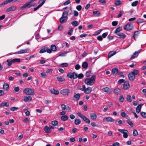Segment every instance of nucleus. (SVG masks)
Instances as JSON below:
<instances>
[{
	"label": "nucleus",
	"mask_w": 146,
	"mask_h": 146,
	"mask_svg": "<svg viewBox=\"0 0 146 146\" xmlns=\"http://www.w3.org/2000/svg\"><path fill=\"white\" fill-rule=\"evenodd\" d=\"M96 75H93L90 78H86L84 81L85 84L90 86H92L95 82Z\"/></svg>",
	"instance_id": "f257e3e1"
},
{
	"label": "nucleus",
	"mask_w": 146,
	"mask_h": 146,
	"mask_svg": "<svg viewBox=\"0 0 146 146\" xmlns=\"http://www.w3.org/2000/svg\"><path fill=\"white\" fill-rule=\"evenodd\" d=\"M139 71L136 69H134L133 71L130 73L128 76L129 80L131 82L133 81L135 78V75H137Z\"/></svg>",
	"instance_id": "f03ea898"
},
{
	"label": "nucleus",
	"mask_w": 146,
	"mask_h": 146,
	"mask_svg": "<svg viewBox=\"0 0 146 146\" xmlns=\"http://www.w3.org/2000/svg\"><path fill=\"white\" fill-rule=\"evenodd\" d=\"M23 92L26 94L29 95H34L35 94L34 91L31 88H25L23 90Z\"/></svg>",
	"instance_id": "7ed1b4c3"
},
{
	"label": "nucleus",
	"mask_w": 146,
	"mask_h": 146,
	"mask_svg": "<svg viewBox=\"0 0 146 146\" xmlns=\"http://www.w3.org/2000/svg\"><path fill=\"white\" fill-rule=\"evenodd\" d=\"M77 114L80 117L82 118L86 123H90V121L89 119L86 117L84 115L81 114L80 112H78Z\"/></svg>",
	"instance_id": "20e7f679"
},
{
	"label": "nucleus",
	"mask_w": 146,
	"mask_h": 146,
	"mask_svg": "<svg viewBox=\"0 0 146 146\" xmlns=\"http://www.w3.org/2000/svg\"><path fill=\"white\" fill-rule=\"evenodd\" d=\"M34 5L30 3L29 2H28L23 5L20 7V9L23 10L24 9L28 8L32 6H33Z\"/></svg>",
	"instance_id": "39448f33"
},
{
	"label": "nucleus",
	"mask_w": 146,
	"mask_h": 146,
	"mask_svg": "<svg viewBox=\"0 0 146 146\" xmlns=\"http://www.w3.org/2000/svg\"><path fill=\"white\" fill-rule=\"evenodd\" d=\"M118 130L123 134V136L124 138H126L127 137L128 132L127 130L119 129H118Z\"/></svg>",
	"instance_id": "423d86ee"
},
{
	"label": "nucleus",
	"mask_w": 146,
	"mask_h": 146,
	"mask_svg": "<svg viewBox=\"0 0 146 146\" xmlns=\"http://www.w3.org/2000/svg\"><path fill=\"white\" fill-rule=\"evenodd\" d=\"M133 28V26L131 25L130 23H128L124 27V29L127 31L132 29Z\"/></svg>",
	"instance_id": "0eeeda50"
},
{
	"label": "nucleus",
	"mask_w": 146,
	"mask_h": 146,
	"mask_svg": "<svg viewBox=\"0 0 146 146\" xmlns=\"http://www.w3.org/2000/svg\"><path fill=\"white\" fill-rule=\"evenodd\" d=\"M60 93L64 95L68 96L70 93L69 89H65L60 91Z\"/></svg>",
	"instance_id": "6e6552de"
},
{
	"label": "nucleus",
	"mask_w": 146,
	"mask_h": 146,
	"mask_svg": "<svg viewBox=\"0 0 146 146\" xmlns=\"http://www.w3.org/2000/svg\"><path fill=\"white\" fill-rule=\"evenodd\" d=\"M17 7L16 6H13L7 8L5 10V11L7 12H8L10 11H15L17 10Z\"/></svg>",
	"instance_id": "1a4fd4ad"
},
{
	"label": "nucleus",
	"mask_w": 146,
	"mask_h": 146,
	"mask_svg": "<svg viewBox=\"0 0 146 146\" xmlns=\"http://www.w3.org/2000/svg\"><path fill=\"white\" fill-rule=\"evenodd\" d=\"M46 0H40L39 2H40L41 1H42V2L39 5H38L36 7L34 8V11H35L38 9L39 8L41 7L45 3Z\"/></svg>",
	"instance_id": "9d476101"
},
{
	"label": "nucleus",
	"mask_w": 146,
	"mask_h": 146,
	"mask_svg": "<svg viewBox=\"0 0 146 146\" xmlns=\"http://www.w3.org/2000/svg\"><path fill=\"white\" fill-rule=\"evenodd\" d=\"M102 90L109 94L111 93L112 92V90L110 88L108 87L103 88L102 89Z\"/></svg>",
	"instance_id": "9b49d317"
},
{
	"label": "nucleus",
	"mask_w": 146,
	"mask_h": 146,
	"mask_svg": "<svg viewBox=\"0 0 146 146\" xmlns=\"http://www.w3.org/2000/svg\"><path fill=\"white\" fill-rule=\"evenodd\" d=\"M129 84L128 82H124L123 88L124 90H128L129 88Z\"/></svg>",
	"instance_id": "f8f14e48"
},
{
	"label": "nucleus",
	"mask_w": 146,
	"mask_h": 146,
	"mask_svg": "<svg viewBox=\"0 0 146 146\" xmlns=\"http://www.w3.org/2000/svg\"><path fill=\"white\" fill-rule=\"evenodd\" d=\"M104 121L107 122H113L114 121V119L110 117H104L103 119Z\"/></svg>",
	"instance_id": "ddd939ff"
},
{
	"label": "nucleus",
	"mask_w": 146,
	"mask_h": 146,
	"mask_svg": "<svg viewBox=\"0 0 146 146\" xmlns=\"http://www.w3.org/2000/svg\"><path fill=\"white\" fill-rule=\"evenodd\" d=\"M29 50V49H26L24 50H20L15 53L14 54H21L25 53L27 52Z\"/></svg>",
	"instance_id": "4468645a"
},
{
	"label": "nucleus",
	"mask_w": 146,
	"mask_h": 146,
	"mask_svg": "<svg viewBox=\"0 0 146 146\" xmlns=\"http://www.w3.org/2000/svg\"><path fill=\"white\" fill-rule=\"evenodd\" d=\"M140 50H139L138 51H135L133 53V54L132 55L130 59V60H132L135 58L139 54L140 52Z\"/></svg>",
	"instance_id": "2eb2a0df"
},
{
	"label": "nucleus",
	"mask_w": 146,
	"mask_h": 146,
	"mask_svg": "<svg viewBox=\"0 0 146 146\" xmlns=\"http://www.w3.org/2000/svg\"><path fill=\"white\" fill-rule=\"evenodd\" d=\"M144 104H139L136 107V111L137 113H139L141 110V109L142 106Z\"/></svg>",
	"instance_id": "dca6fc26"
},
{
	"label": "nucleus",
	"mask_w": 146,
	"mask_h": 146,
	"mask_svg": "<svg viewBox=\"0 0 146 146\" xmlns=\"http://www.w3.org/2000/svg\"><path fill=\"white\" fill-rule=\"evenodd\" d=\"M32 99V98L31 96L28 97L25 96L23 97V100L24 101L26 102H30Z\"/></svg>",
	"instance_id": "f3484780"
},
{
	"label": "nucleus",
	"mask_w": 146,
	"mask_h": 146,
	"mask_svg": "<svg viewBox=\"0 0 146 146\" xmlns=\"http://www.w3.org/2000/svg\"><path fill=\"white\" fill-rule=\"evenodd\" d=\"M80 96V95L79 93L75 94L74 96V100L75 101H78L79 100Z\"/></svg>",
	"instance_id": "a211bd4d"
},
{
	"label": "nucleus",
	"mask_w": 146,
	"mask_h": 146,
	"mask_svg": "<svg viewBox=\"0 0 146 146\" xmlns=\"http://www.w3.org/2000/svg\"><path fill=\"white\" fill-rule=\"evenodd\" d=\"M90 117L93 120L96 119L97 118V116L95 113H90Z\"/></svg>",
	"instance_id": "6ab92c4d"
},
{
	"label": "nucleus",
	"mask_w": 146,
	"mask_h": 146,
	"mask_svg": "<svg viewBox=\"0 0 146 146\" xmlns=\"http://www.w3.org/2000/svg\"><path fill=\"white\" fill-rule=\"evenodd\" d=\"M67 19V17H65L62 16L60 19V21L61 23H65Z\"/></svg>",
	"instance_id": "aec40b11"
},
{
	"label": "nucleus",
	"mask_w": 146,
	"mask_h": 146,
	"mask_svg": "<svg viewBox=\"0 0 146 146\" xmlns=\"http://www.w3.org/2000/svg\"><path fill=\"white\" fill-rule=\"evenodd\" d=\"M116 35L119 36L120 38L123 39L125 38L126 36L125 35L122 33H118Z\"/></svg>",
	"instance_id": "412c9836"
},
{
	"label": "nucleus",
	"mask_w": 146,
	"mask_h": 146,
	"mask_svg": "<svg viewBox=\"0 0 146 146\" xmlns=\"http://www.w3.org/2000/svg\"><path fill=\"white\" fill-rule=\"evenodd\" d=\"M50 92L52 94H54L56 95H58L59 94V92L57 90H55L54 89H51Z\"/></svg>",
	"instance_id": "4be33fe9"
},
{
	"label": "nucleus",
	"mask_w": 146,
	"mask_h": 146,
	"mask_svg": "<svg viewBox=\"0 0 146 146\" xmlns=\"http://www.w3.org/2000/svg\"><path fill=\"white\" fill-rule=\"evenodd\" d=\"M3 88L5 90L7 91L9 89V85L8 84L5 83L3 85Z\"/></svg>",
	"instance_id": "5701e85b"
},
{
	"label": "nucleus",
	"mask_w": 146,
	"mask_h": 146,
	"mask_svg": "<svg viewBox=\"0 0 146 146\" xmlns=\"http://www.w3.org/2000/svg\"><path fill=\"white\" fill-rule=\"evenodd\" d=\"M118 72V69L117 68H115L112 70V73L114 75H116Z\"/></svg>",
	"instance_id": "b1692460"
},
{
	"label": "nucleus",
	"mask_w": 146,
	"mask_h": 146,
	"mask_svg": "<svg viewBox=\"0 0 146 146\" xmlns=\"http://www.w3.org/2000/svg\"><path fill=\"white\" fill-rule=\"evenodd\" d=\"M116 53L115 51H112L109 52L108 54V58H110L115 54Z\"/></svg>",
	"instance_id": "393cba45"
},
{
	"label": "nucleus",
	"mask_w": 146,
	"mask_h": 146,
	"mask_svg": "<svg viewBox=\"0 0 146 146\" xmlns=\"http://www.w3.org/2000/svg\"><path fill=\"white\" fill-rule=\"evenodd\" d=\"M113 92L116 94H120L121 93V90L119 88L115 89L114 90Z\"/></svg>",
	"instance_id": "a878e982"
},
{
	"label": "nucleus",
	"mask_w": 146,
	"mask_h": 146,
	"mask_svg": "<svg viewBox=\"0 0 146 146\" xmlns=\"http://www.w3.org/2000/svg\"><path fill=\"white\" fill-rule=\"evenodd\" d=\"M92 88L90 87H88L85 89L84 92L86 94H89L92 91Z\"/></svg>",
	"instance_id": "bb28decb"
},
{
	"label": "nucleus",
	"mask_w": 146,
	"mask_h": 146,
	"mask_svg": "<svg viewBox=\"0 0 146 146\" xmlns=\"http://www.w3.org/2000/svg\"><path fill=\"white\" fill-rule=\"evenodd\" d=\"M68 117L66 115H63L61 117V120L63 121H65L68 120Z\"/></svg>",
	"instance_id": "cd10ccee"
},
{
	"label": "nucleus",
	"mask_w": 146,
	"mask_h": 146,
	"mask_svg": "<svg viewBox=\"0 0 146 146\" xmlns=\"http://www.w3.org/2000/svg\"><path fill=\"white\" fill-rule=\"evenodd\" d=\"M88 63L86 62H83L82 64V67L84 69H86L88 67Z\"/></svg>",
	"instance_id": "c85d7f7f"
},
{
	"label": "nucleus",
	"mask_w": 146,
	"mask_h": 146,
	"mask_svg": "<svg viewBox=\"0 0 146 146\" xmlns=\"http://www.w3.org/2000/svg\"><path fill=\"white\" fill-rule=\"evenodd\" d=\"M122 30V28L120 27H119L116 29L114 33L116 35H117L118 33H119V32L121 31Z\"/></svg>",
	"instance_id": "c756f323"
},
{
	"label": "nucleus",
	"mask_w": 146,
	"mask_h": 146,
	"mask_svg": "<svg viewBox=\"0 0 146 146\" xmlns=\"http://www.w3.org/2000/svg\"><path fill=\"white\" fill-rule=\"evenodd\" d=\"M9 103L8 102H2L0 104V107L3 106H9Z\"/></svg>",
	"instance_id": "7c9ffc66"
},
{
	"label": "nucleus",
	"mask_w": 146,
	"mask_h": 146,
	"mask_svg": "<svg viewBox=\"0 0 146 146\" xmlns=\"http://www.w3.org/2000/svg\"><path fill=\"white\" fill-rule=\"evenodd\" d=\"M47 50V47H44L42 48L40 51L39 53H43L46 52Z\"/></svg>",
	"instance_id": "2f4dec72"
},
{
	"label": "nucleus",
	"mask_w": 146,
	"mask_h": 146,
	"mask_svg": "<svg viewBox=\"0 0 146 146\" xmlns=\"http://www.w3.org/2000/svg\"><path fill=\"white\" fill-rule=\"evenodd\" d=\"M74 75L73 72L72 73L70 72L67 74V76L68 78L70 79H72V78H73Z\"/></svg>",
	"instance_id": "473e14b6"
},
{
	"label": "nucleus",
	"mask_w": 146,
	"mask_h": 146,
	"mask_svg": "<svg viewBox=\"0 0 146 146\" xmlns=\"http://www.w3.org/2000/svg\"><path fill=\"white\" fill-rule=\"evenodd\" d=\"M71 24L74 27L77 26L79 24L78 22L76 21H73L72 22Z\"/></svg>",
	"instance_id": "72a5a7b5"
},
{
	"label": "nucleus",
	"mask_w": 146,
	"mask_h": 146,
	"mask_svg": "<svg viewBox=\"0 0 146 146\" xmlns=\"http://www.w3.org/2000/svg\"><path fill=\"white\" fill-rule=\"evenodd\" d=\"M81 123V120L79 119H75L74 124L76 125H78Z\"/></svg>",
	"instance_id": "f704fd0d"
},
{
	"label": "nucleus",
	"mask_w": 146,
	"mask_h": 146,
	"mask_svg": "<svg viewBox=\"0 0 146 146\" xmlns=\"http://www.w3.org/2000/svg\"><path fill=\"white\" fill-rule=\"evenodd\" d=\"M50 49L53 51H55L56 50V47L55 45H52L51 46Z\"/></svg>",
	"instance_id": "c9c22d12"
},
{
	"label": "nucleus",
	"mask_w": 146,
	"mask_h": 146,
	"mask_svg": "<svg viewBox=\"0 0 146 146\" xmlns=\"http://www.w3.org/2000/svg\"><path fill=\"white\" fill-rule=\"evenodd\" d=\"M93 14L96 15V16H100L101 15V13L98 11H95L93 12Z\"/></svg>",
	"instance_id": "e433bc0d"
},
{
	"label": "nucleus",
	"mask_w": 146,
	"mask_h": 146,
	"mask_svg": "<svg viewBox=\"0 0 146 146\" xmlns=\"http://www.w3.org/2000/svg\"><path fill=\"white\" fill-rule=\"evenodd\" d=\"M44 131L46 132L47 133H49L50 132V131L49 128L47 126H45L44 127Z\"/></svg>",
	"instance_id": "4c0bfd02"
},
{
	"label": "nucleus",
	"mask_w": 146,
	"mask_h": 146,
	"mask_svg": "<svg viewBox=\"0 0 146 146\" xmlns=\"http://www.w3.org/2000/svg\"><path fill=\"white\" fill-rule=\"evenodd\" d=\"M126 99L127 101L130 102H131L132 100L131 98V96L129 95H127L126 97Z\"/></svg>",
	"instance_id": "58836bf2"
},
{
	"label": "nucleus",
	"mask_w": 146,
	"mask_h": 146,
	"mask_svg": "<svg viewBox=\"0 0 146 146\" xmlns=\"http://www.w3.org/2000/svg\"><path fill=\"white\" fill-rule=\"evenodd\" d=\"M8 3H9V2L7 0H6L4 1L1 4H0V7H2L5 5L7 4Z\"/></svg>",
	"instance_id": "ea45409f"
},
{
	"label": "nucleus",
	"mask_w": 146,
	"mask_h": 146,
	"mask_svg": "<svg viewBox=\"0 0 146 146\" xmlns=\"http://www.w3.org/2000/svg\"><path fill=\"white\" fill-rule=\"evenodd\" d=\"M12 62L13 63L19 62H20V60L19 58H14L12 59Z\"/></svg>",
	"instance_id": "a19ab883"
},
{
	"label": "nucleus",
	"mask_w": 146,
	"mask_h": 146,
	"mask_svg": "<svg viewBox=\"0 0 146 146\" xmlns=\"http://www.w3.org/2000/svg\"><path fill=\"white\" fill-rule=\"evenodd\" d=\"M92 74L91 71H88L86 72V76L87 77H89Z\"/></svg>",
	"instance_id": "79ce46f5"
},
{
	"label": "nucleus",
	"mask_w": 146,
	"mask_h": 146,
	"mask_svg": "<svg viewBox=\"0 0 146 146\" xmlns=\"http://www.w3.org/2000/svg\"><path fill=\"white\" fill-rule=\"evenodd\" d=\"M7 62H8L7 65L9 66H11L13 62H12V60L11 59H8L7 60Z\"/></svg>",
	"instance_id": "37998d69"
},
{
	"label": "nucleus",
	"mask_w": 146,
	"mask_h": 146,
	"mask_svg": "<svg viewBox=\"0 0 146 146\" xmlns=\"http://www.w3.org/2000/svg\"><path fill=\"white\" fill-rule=\"evenodd\" d=\"M68 13V15H71L72 13V10L71 8H70L67 11H66Z\"/></svg>",
	"instance_id": "c03bdc74"
},
{
	"label": "nucleus",
	"mask_w": 146,
	"mask_h": 146,
	"mask_svg": "<svg viewBox=\"0 0 146 146\" xmlns=\"http://www.w3.org/2000/svg\"><path fill=\"white\" fill-rule=\"evenodd\" d=\"M115 4L116 5L119 6L121 5V3L120 1L117 0L115 1Z\"/></svg>",
	"instance_id": "a18cd8bd"
},
{
	"label": "nucleus",
	"mask_w": 146,
	"mask_h": 146,
	"mask_svg": "<svg viewBox=\"0 0 146 146\" xmlns=\"http://www.w3.org/2000/svg\"><path fill=\"white\" fill-rule=\"evenodd\" d=\"M139 31H137L134 32V35L133 36V37L134 38H135L137 36H138L139 35Z\"/></svg>",
	"instance_id": "49530a36"
},
{
	"label": "nucleus",
	"mask_w": 146,
	"mask_h": 146,
	"mask_svg": "<svg viewBox=\"0 0 146 146\" xmlns=\"http://www.w3.org/2000/svg\"><path fill=\"white\" fill-rule=\"evenodd\" d=\"M57 80L59 82H62L65 79L64 78L57 77Z\"/></svg>",
	"instance_id": "de8ad7c7"
},
{
	"label": "nucleus",
	"mask_w": 146,
	"mask_h": 146,
	"mask_svg": "<svg viewBox=\"0 0 146 146\" xmlns=\"http://www.w3.org/2000/svg\"><path fill=\"white\" fill-rule=\"evenodd\" d=\"M52 124L54 126H56L58 124V122L56 120L52 121L51 122Z\"/></svg>",
	"instance_id": "09e8293b"
},
{
	"label": "nucleus",
	"mask_w": 146,
	"mask_h": 146,
	"mask_svg": "<svg viewBox=\"0 0 146 146\" xmlns=\"http://www.w3.org/2000/svg\"><path fill=\"white\" fill-rule=\"evenodd\" d=\"M133 135L134 136H136L138 135V133L137 131L135 129H134L133 131Z\"/></svg>",
	"instance_id": "8fccbe9b"
},
{
	"label": "nucleus",
	"mask_w": 146,
	"mask_h": 146,
	"mask_svg": "<svg viewBox=\"0 0 146 146\" xmlns=\"http://www.w3.org/2000/svg\"><path fill=\"white\" fill-rule=\"evenodd\" d=\"M138 3V1H135L131 3V6L133 7H134L137 6Z\"/></svg>",
	"instance_id": "3c124183"
},
{
	"label": "nucleus",
	"mask_w": 146,
	"mask_h": 146,
	"mask_svg": "<svg viewBox=\"0 0 146 146\" xmlns=\"http://www.w3.org/2000/svg\"><path fill=\"white\" fill-rule=\"evenodd\" d=\"M127 122L128 123L129 125H130L131 127H133V123L130 120H127Z\"/></svg>",
	"instance_id": "603ef678"
},
{
	"label": "nucleus",
	"mask_w": 146,
	"mask_h": 146,
	"mask_svg": "<svg viewBox=\"0 0 146 146\" xmlns=\"http://www.w3.org/2000/svg\"><path fill=\"white\" fill-rule=\"evenodd\" d=\"M119 99L120 102H123L124 100V98L122 96H120L119 97Z\"/></svg>",
	"instance_id": "864d4df0"
},
{
	"label": "nucleus",
	"mask_w": 146,
	"mask_h": 146,
	"mask_svg": "<svg viewBox=\"0 0 146 146\" xmlns=\"http://www.w3.org/2000/svg\"><path fill=\"white\" fill-rule=\"evenodd\" d=\"M68 64L67 63H64L61 64V66L62 67H66L68 66Z\"/></svg>",
	"instance_id": "5fc2aeb1"
},
{
	"label": "nucleus",
	"mask_w": 146,
	"mask_h": 146,
	"mask_svg": "<svg viewBox=\"0 0 146 146\" xmlns=\"http://www.w3.org/2000/svg\"><path fill=\"white\" fill-rule=\"evenodd\" d=\"M124 81L125 80L124 79H120L118 80V83L119 84H121L122 83L125 82Z\"/></svg>",
	"instance_id": "6e6d98bb"
},
{
	"label": "nucleus",
	"mask_w": 146,
	"mask_h": 146,
	"mask_svg": "<svg viewBox=\"0 0 146 146\" xmlns=\"http://www.w3.org/2000/svg\"><path fill=\"white\" fill-rule=\"evenodd\" d=\"M74 74V76H73V79H75L77 78L78 77V74L76 73L75 72H73Z\"/></svg>",
	"instance_id": "4d7b16f0"
},
{
	"label": "nucleus",
	"mask_w": 146,
	"mask_h": 146,
	"mask_svg": "<svg viewBox=\"0 0 146 146\" xmlns=\"http://www.w3.org/2000/svg\"><path fill=\"white\" fill-rule=\"evenodd\" d=\"M18 109V108L15 107H11L10 108V110L12 111H14L17 110Z\"/></svg>",
	"instance_id": "13d9d810"
},
{
	"label": "nucleus",
	"mask_w": 146,
	"mask_h": 146,
	"mask_svg": "<svg viewBox=\"0 0 146 146\" xmlns=\"http://www.w3.org/2000/svg\"><path fill=\"white\" fill-rule=\"evenodd\" d=\"M119 12V13L117 15L118 18H119L121 17L122 16V15L123 14V11H120Z\"/></svg>",
	"instance_id": "bf43d9fd"
},
{
	"label": "nucleus",
	"mask_w": 146,
	"mask_h": 146,
	"mask_svg": "<svg viewBox=\"0 0 146 146\" xmlns=\"http://www.w3.org/2000/svg\"><path fill=\"white\" fill-rule=\"evenodd\" d=\"M73 29H74L73 28H71L70 29V31L68 32V34L70 35H72V33L73 32Z\"/></svg>",
	"instance_id": "052dcab7"
},
{
	"label": "nucleus",
	"mask_w": 146,
	"mask_h": 146,
	"mask_svg": "<svg viewBox=\"0 0 146 146\" xmlns=\"http://www.w3.org/2000/svg\"><path fill=\"white\" fill-rule=\"evenodd\" d=\"M141 115L142 117H146V113L145 112H141Z\"/></svg>",
	"instance_id": "680f3d73"
},
{
	"label": "nucleus",
	"mask_w": 146,
	"mask_h": 146,
	"mask_svg": "<svg viewBox=\"0 0 146 146\" xmlns=\"http://www.w3.org/2000/svg\"><path fill=\"white\" fill-rule=\"evenodd\" d=\"M82 8V6L81 5H78L76 7V9L79 11H80Z\"/></svg>",
	"instance_id": "e2e57ef3"
},
{
	"label": "nucleus",
	"mask_w": 146,
	"mask_h": 146,
	"mask_svg": "<svg viewBox=\"0 0 146 146\" xmlns=\"http://www.w3.org/2000/svg\"><path fill=\"white\" fill-rule=\"evenodd\" d=\"M66 11H64L63 12L62 16L67 17L66 16L68 15Z\"/></svg>",
	"instance_id": "0e129e2a"
},
{
	"label": "nucleus",
	"mask_w": 146,
	"mask_h": 146,
	"mask_svg": "<svg viewBox=\"0 0 146 146\" xmlns=\"http://www.w3.org/2000/svg\"><path fill=\"white\" fill-rule=\"evenodd\" d=\"M23 121L26 123H28L29 122V120L28 118H25L23 120Z\"/></svg>",
	"instance_id": "69168bd1"
},
{
	"label": "nucleus",
	"mask_w": 146,
	"mask_h": 146,
	"mask_svg": "<svg viewBox=\"0 0 146 146\" xmlns=\"http://www.w3.org/2000/svg\"><path fill=\"white\" fill-rule=\"evenodd\" d=\"M126 115V113L125 112H121V115L123 117H125Z\"/></svg>",
	"instance_id": "338daca9"
},
{
	"label": "nucleus",
	"mask_w": 146,
	"mask_h": 146,
	"mask_svg": "<svg viewBox=\"0 0 146 146\" xmlns=\"http://www.w3.org/2000/svg\"><path fill=\"white\" fill-rule=\"evenodd\" d=\"M119 143L118 142H115L112 145V146H119Z\"/></svg>",
	"instance_id": "774afa93"
}]
</instances>
